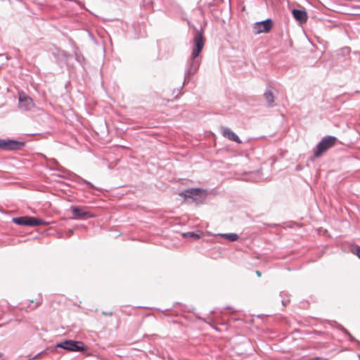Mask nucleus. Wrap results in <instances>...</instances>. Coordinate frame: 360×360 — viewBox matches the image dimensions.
<instances>
[{
    "mask_svg": "<svg viewBox=\"0 0 360 360\" xmlns=\"http://www.w3.org/2000/svg\"><path fill=\"white\" fill-rule=\"evenodd\" d=\"M192 42L193 48L187 62L188 67L185 72V81L188 80L190 77L194 75L200 68L201 58L199 55L205 44V39L202 30H195Z\"/></svg>",
    "mask_w": 360,
    "mask_h": 360,
    "instance_id": "1",
    "label": "nucleus"
},
{
    "mask_svg": "<svg viewBox=\"0 0 360 360\" xmlns=\"http://www.w3.org/2000/svg\"><path fill=\"white\" fill-rule=\"evenodd\" d=\"M256 274L258 276H261V272L259 271H256Z\"/></svg>",
    "mask_w": 360,
    "mask_h": 360,
    "instance_id": "24",
    "label": "nucleus"
},
{
    "mask_svg": "<svg viewBox=\"0 0 360 360\" xmlns=\"http://www.w3.org/2000/svg\"><path fill=\"white\" fill-rule=\"evenodd\" d=\"M46 352L45 351H43V352H41L38 354H37L36 355H34L33 357H32V359H37L39 358V356L42 354H45Z\"/></svg>",
    "mask_w": 360,
    "mask_h": 360,
    "instance_id": "20",
    "label": "nucleus"
},
{
    "mask_svg": "<svg viewBox=\"0 0 360 360\" xmlns=\"http://www.w3.org/2000/svg\"><path fill=\"white\" fill-rule=\"evenodd\" d=\"M338 139L333 136H326L320 141L316 147L314 155L315 158L320 157L324 152L335 145Z\"/></svg>",
    "mask_w": 360,
    "mask_h": 360,
    "instance_id": "2",
    "label": "nucleus"
},
{
    "mask_svg": "<svg viewBox=\"0 0 360 360\" xmlns=\"http://www.w3.org/2000/svg\"><path fill=\"white\" fill-rule=\"evenodd\" d=\"M0 149L3 150V139H0Z\"/></svg>",
    "mask_w": 360,
    "mask_h": 360,
    "instance_id": "21",
    "label": "nucleus"
},
{
    "mask_svg": "<svg viewBox=\"0 0 360 360\" xmlns=\"http://www.w3.org/2000/svg\"><path fill=\"white\" fill-rule=\"evenodd\" d=\"M339 328L344 333H345L347 335H348L349 338H350V340L352 341H355V339L352 336V335L348 332V330L347 329H345L344 327H342V326H339Z\"/></svg>",
    "mask_w": 360,
    "mask_h": 360,
    "instance_id": "17",
    "label": "nucleus"
},
{
    "mask_svg": "<svg viewBox=\"0 0 360 360\" xmlns=\"http://www.w3.org/2000/svg\"><path fill=\"white\" fill-rule=\"evenodd\" d=\"M264 97L266 101L267 105L271 107L274 103V96L271 89H266L264 94Z\"/></svg>",
    "mask_w": 360,
    "mask_h": 360,
    "instance_id": "13",
    "label": "nucleus"
},
{
    "mask_svg": "<svg viewBox=\"0 0 360 360\" xmlns=\"http://www.w3.org/2000/svg\"><path fill=\"white\" fill-rule=\"evenodd\" d=\"M56 348H61L70 352H82L86 349V346L82 342L72 340H65L58 342Z\"/></svg>",
    "mask_w": 360,
    "mask_h": 360,
    "instance_id": "3",
    "label": "nucleus"
},
{
    "mask_svg": "<svg viewBox=\"0 0 360 360\" xmlns=\"http://www.w3.org/2000/svg\"><path fill=\"white\" fill-rule=\"evenodd\" d=\"M189 79H190V77L188 78V80H186V81H185V80H184V84H182V86H184V84H185L186 82H189Z\"/></svg>",
    "mask_w": 360,
    "mask_h": 360,
    "instance_id": "25",
    "label": "nucleus"
},
{
    "mask_svg": "<svg viewBox=\"0 0 360 360\" xmlns=\"http://www.w3.org/2000/svg\"><path fill=\"white\" fill-rule=\"evenodd\" d=\"M12 221L20 226H35L48 224V222L45 221L41 219L34 218L28 216L14 217L12 219Z\"/></svg>",
    "mask_w": 360,
    "mask_h": 360,
    "instance_id": "4",
    "label": "nucleus"
},
{
    "mask_svg": "<svg viewBox=\"0 0 360 360\" xmlns=\"http://www.w3.org/2000/svg\"><path fill=\"white\" fill-rule=\"evenodd\" d=\"M24 141H19L11 139H3V150H19L25 146Z\"/></svg>",
    "mask_w": 360,
    "mask_h": 360,
    "instance_id": "7",
    "label": "nucleus"
},
{
    "mask_svg": "<svg viewBox=\"0 0 360 360\" xmlns=\"http://www.w3.org/2000/svg\"><path fill=\"white\" fill-rule=\"evenodd\" d=\"M273 27L271 19H266L262 21L257 22L254 24L253 29L256 34L267 33Z\"/></svg>",
    "mask_w": 360,
    "mask_h": 360,
    "instance_id": "6",
    "label": "nucleus"
},
{
    "mask_svg": "<svg viewBox=\"0 0 360 360\" xmlns=\"http://www.w3.org/2000/svg\"><path fill=\"white\" fill-rule=\"evenodd\" d=\"M183 236L184 237L190 236V237H193V238H200L199 235L197 234V233H195L194 232H188V233H184Z\"/></svg>",
    "mask_w": 360,
    "mask_h": 360,
    "instance_id": "18",
    "label": "nucleus"
},
{
    "mask_svg": "<svg viewBox=\"0 0 360 360\" xmlns=\"http://www.w3.org/2000/svg\"><path fill=\"white\" fill-rule=\"evenodd\" d=\"M352 252L360 259V246L356 245L352 248Z\"/></svg>",
    "mask_w": 360,
    "mask_h": 360,
    "instance_id": "16",
    "label": "nucleus"
},
{
    "mask_svg": "<svg viewBox=\"0 0 360 360\" xmlns=\"http://www.w3.org/2000/svg\"><path fill=\"white\" fill-rule=\"evenodd\" d=\"M83 181L87 185L89 186L90 188H96V187L89 181H86V180H83Z\"/></svg>",
    "mask_w": 360,
    "mask_h": 360,
    "instance_id": "19",
    "label": "nucleus"
},
{
    "mask_svg": "<svg viewBox=\"0 0 360 360\" xmlns=\"http://www.w3.org/2000/svg\"><path fill=\"white\" fill-rule=\"evenodd\" d=\"M34 106L32 99L25 94L19 95V108L25 111L30 110Z\"/></svg>",
    "mask_w": 360,
    "mask_h": 360,
    "instance_id": "8",
    "label": "nucleus"
},
{
    "mask_svg": "<svg viewBox=\"0 0 360 360\" xmlns=\"http://www.w3.org/2000/svg\"><path fill=\"white\" fill-rule=\"evenodd\" d=\"M221 135L227 139L236 142L238 143H241V140L231 129L226 127H220L219 128Z\"/></svg>",
    "mask_w": 360,
    "mask_h": 360,
    "instance_id": "9",
    "label": "nucleus"
},
{
    "mask_svg": "<svg viewBox=\"0 0 360 360\" xmlns=\"http://www.w3.org/2000/svg\"><path fill=\"white\" fill-rule=\"evenodd\" d=\"M70 210H72L74 215V219H86L89 217H94L90 212H86L79 207L72 206Z\"/></svg>",
    "mask_w": 360,
    "mask_h": 360,
    "instance_id": "10",
    "label": "nucleus"
},
{
    "mask_svg": "<svg viewBox=\"0 0 360 360\" xmlns=\"http://www.w3.org/2000/svg\"><path fill=\"white\" fill-rule=\"evenodd\" d=\"M282 303H283V305L285 306L286 305V303L285 301H282Z\"/></svg>",
    "mask_w": 360,
    "mask_h": 360,
    "instance_id": "26",
    "label": "nucleus"
},
{
    "mask_svg": "<svg viewBox=\"0 0 360 360\" xmlns=\"http://www.w3.org/2000/svg\"><path fill=\"white\" fill-rule=\"evenodd\" d=\"M1 356H2V354L0 353V357H1Z\"/></svg>",
    "mask_w": 360,
    "mask_h": 360,
    "instance_id": "27",
    "label": "nucleus"
},
{
    "mask_svg": "<svg viewBox=\"0 0 360 360\" xmlns=\"http://www.w3.org/2000/svg\"><path fill=\"white\" fill-rule=\"evenodd\" d=\"M319 359H320V357H314V358L309 359L308 360H319Z\"/></svg>",
    "mask_w": 360,
    "mask_h": 360,
    "instance_id": "22",
    "label": "nucleus"
},
{
    "mask_svg": "<svg viewBox=\"0 0 360 360\" xmlns=\"http://www.w3.org/2000/svg\"><path fill=\"white\" fill-rule=\"evenodd\" d=\"M53 56L58 62L61 63H66L71 57L70 54L61 49H57L56 52L53 53Z\"/></svg>",
    "mask_w": 360,
    "mask_h": 360,
    "instance_id": "12",
    "label": "nucleus"
},
{
    "mask_svg": "<svg viewBox=\"0 0 360 360\" xmlns=\"http://www.w3.org/2000/svg\"><path fill=\"white\" fill-rule=\"evenodd\" d=\"M73 233V231L72 230H69L68 231V236H71L72 234Z\"/></svg>",
    "mask_w": 360,
    "mask_h": 360,
    "instance_id": "23",
    "label": "nucleus"
},
{
    "mask_svg": "<svg viewBox=\"0 0 360 360\" xmlns=\"http://www.w3.org/2000/svg\"><path fill=\"white\" fill-rule=\"evenodd\" d=\"M179 195L185 198H192L195 201H202L205 198L207 192L200 188H190L182 191Z\"/></svg>",
    "mask_w": 360,
    "mask_h": 360,
    "instance_id": "5",
    "label": "nucleus"
},
{
    "mask_svg": "<svg viewBox=\"0 0 360 360\" xmlns=\"http://www.w3.org/2000/svg\"><path fill=\"white\" fill-rule=\"evenodd\" d=\"M74 53L75 60L80 64H82L84 62V57L83 55L78 51L77 49H76Z\"/></svg>",
    "mask_w": 360,
    "mask_h": 360,
    "instance_id": "15",
    "label": "nucleus"
},
{
    "mask_svg": "<svg viewBox=\"0 0 360 360\" xmlns=\"http://www.w3.org/2000/svg\"><path fill=\"white\" fill-rule=\"evenodd\" d=\"M220 236L229 241H236L238 239V236L236 233H222Z\"/></svg>",
    "mask_w": 360,
    "mask_h": 360,
    "instance_id": "14",
    "label": "nucleus"
},
{
    "mask_svg": "<svg viewBox=\"0 0 360 360\" xmlns=\"http://www.w3.org/2000/svg\"><path fill=\"white\" fill-rule=\"evenodd\" d=\"M294 18L300 23L306 22L307 20V13L304 10L293 9L292 11Z\"/></svg>",
    "mask_w": 360,
    "mask_h": 360,
    "instance_id": "11",
    "label": "nucleus"
}]
</instances>
